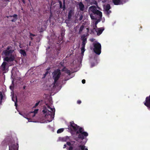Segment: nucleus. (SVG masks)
Here are the masks:
<instances>
[{"label":"nucleus","mask_w":150,"mask_h":150,"mask_svg":"<svg viewBox=\"0 0 150 150\" xmlns=\"http://www.w3.org/2000/svg\"><path fill=\"white\" fill-rule=\"evenodd\" d=\"M70 126H69V127L72 131L76 132L80 127L79 126L75 124L73 121L70 122Z\"/></svg>","instance_id":"obj_8"},{"label":"nucleus","mask_w":150,"mask_h":150,"mask_svg":"<svg viewBox=\"0 0 150 150\" xmlns=\"http://www.w3.org/2000/svg\"><path fill=\"white\" fill-rule=\"evenodd\" d=\"M30 36H33V37H34L35 36V34H32L31 33H30Z\"/></svg>","instance_id":"obj_34"},{"label":"nucleus","mask_w":150,"mask_h":150,"mask_svg":"<svg viewBox=\"0 0 150 150\" xmlns=\"http://www.w3.org/2000/svg\"><path fill=\"white\" fill-rule=\"evenodd\" d=\"M39 102L35 104V105L34 106V108H36L38 105H39Z\"/></svg>","instance_id":"obj_32"},{"label":"nucleus","mask_w":150,"mask_h":150,"mask_svg":"<svg viewBox=\"0 0 150 150\" xmlns=\"http://www.w3.org/2000/svg\"><path fill=\"white\" fill-rule=\"evenodd\" d=\"M112 1L115 5H120L121 0H112Z\"/></svg>","instance_id":"obj_17"},{"label":"nucleus","mask_w":150,"mask_h":150,"mask_svg":"<svg viewBox=\"0 0 150 150\" xmlns=\"http://www.w3.org/2000/svg\"><path fill=\"white\" fill-rule=\"evenodd\" d=\"M90 17H91V19H92V20H96V18L95 17V16H93L92 14H90Z\"/></svg>","instance_id":"obj_26"},{"label":"nucleus","mask_w":150,"mask_h":150,"mask_svg":"<svg viewBox=\"0 0 150 150\" xmlns=\"http://www.w3.org/2000/svg\"><path fill=\"white\" fill-rule=\"evenodd\" d=\"M111 8V7L110 5L109 4H107L105 7V11H108Z\"/></svg>","instance_id":"obj_21"},{"label":"nucleus","mask_w":150,"mask_h":150,"mask_svg":"<svg viewBox=\"0 0 150 150\" xmlns=\"http://www.w3.org/2000/svg\"><path fill=\"white\" fill-rule=\"evenodd\" d=\"M79 6L80 11H83L84 9V6L82 2H80L78 4Z\"/></svg>","instance_id":"obj_14"},{"label":"nucleus","mask_w":150,"mask_h":150,"mask_svg":"<svg viewBox=\"0 0 150 150\" xmlns=\"http://www.w3.org/2000/svg\"><path fill=\"white\" fill-rule=\"evenodd\" d=\"M0 98L1 100H2L3 98V96L1 92H0Z\"/></svg>","instance_id":"obj_28"},{"label":"nucleus","mask_w":150,"mask_h":150,"mask_svg":"<svg viewBox=\"0 0 150 150\" xmlns=\"http://www.w3.org/2000/svg\"><path fill=\"white\" fill-rule=\"evenodd\" d=\"M50 69V68H47V70H49Z\"/></svg>","instance_id":"obj_50"},{"label":"nucleus","mask_w":150,"mask_h":150,"mask_svg":"<svg viewBox=\"0 0 150 150\" xmlns=\"http://www.w3.org/2000/svg\"><path fill=\"white\" fill-rule=\"evenodd\" d=\"M43 22L45 24H47L48 22V20L44 21Z\"/></svg>","instance_id":"obj_38"},{"label":"nucleus","mask_w":150,"mask_h":150,"mask_svg":"<svg viewBox=\"0 0 150 150\" xmlns=\"http://www.w3.org/2000/svg\"><path fill=\"white\" fill-rule=\"evenodd\" d=\"M2 103V100H1V101H0V104L1 103Z\"/></svg>","instance_id":"obj_49"},{"label":"nucleus","mask_w":150,"mask_h":150,"mask_svg":"<svg viewBox=\"0 0 150 150\" xmlns=\"http://www.w3.org/2000/svg\"><path fill=\"white\" fill-rule=\"evenodd\" d=\"M9 17H13L14 18L11 21L12 22H15L18 19V16L16 14H14L13 16H10Z\"/></svg>","instance_id":"obj_16"},{"label":"nucleus","mask_w":150,"mask_h":150,"mask_svg":"<svg viewBox=\"0 0 150 150\" xmlns=\"http://www.w3.org/2000/svg\"><path fill=\"white\" fill-rule=\"evenodd\" d=\"M77 144V142H76V144H75V145H76Z\"/></svg>","instance_id":"obj_53"},{"label":"nucleus","mask_w":150,"mask_h":150,"mask_svg":"<svg viewBox=\"0 0 150 150\" xmlns=\"http://www.w3.org/2000/svg\"><path fill=\"white\" fill-rule=\"evenodd\" d=\"M96 28V26H95V28Z\"/></svg>","instance_id":"obj_52"},{"label":"nucleus","mask_w":150,"mask_h":150,"mask_svg":"<svg viewBox=\"0 0 150 150\" xmlns=\"http://www.w3.org/2000/svg\"><path fill=\"white\" fill-rule=\"evenodd\" d=\"M91 11L94 14H96L99 16L100 18L102 16V13L101 12L96 9L95 6H92L90 7Z\"/></svg>","instance_id":"obj_9"},{"label":"nucleus","mask_w":150,"mask_h":150,"mask_svg":"<svg viewBox=\"0 0 150 150\" xmlns=\"http://www.w3.org/2000/svg\"><path fill=\"white\" fill-rule=\"evenodd\" d=\"M24 3V4H25V0H21Z\"/></svg>","instance_id":"obj_42"},{"label":"nucleus","mask_w":150,"mask_h":150,"mask_svg":"<svg viewBox=\"0 0 150 150\" xmlns=\"http://www.w3.org/2000/svg\"><path fill=\"white\" fill-rule=\"evenodd\" d=\"M49 73V72L48 71H47L45 73V75Z\"/></svg>","instance_id":"obj_40"},{"label":"nucleus","mask_w":150,"mask_h":150,"mask_svg":"<svg viewBox=\"0 0 150 150\" xmlns=\"http://www.w3.org/2000/svg\"><path fill=\"white\" fill-rule=\"evenodd\" d=\"M64 35V33H61V35H62V36H63Z\"/></svg>","instance_id":"obj_44"},{"label":"nucleus","mask_w":150,"mask_h":150,"mask_svg":"<svg viewBox=\"0 0 150 150\" xmlns=\"http://www.w3.org/2000/svg\"><path fill=\"white\" fill-rule=\"evenodd\" d=\"M81 40L82 41L81 44V54L83 55L84 52L85 51V45L87 42L86 35L85 34L82 35L81 37Z\"/></svg>","instance_id":"obj_4"},{"label":"nucleus","mask_w":150,"mask_h":150,"mask_svg":"<svg viewBox=\"0 0 150 150\" xmlns=\"http://www.w3.org/2000/svg\"><path fill=\"white\" fill-rule=\"evenodd\" d=\"M98 23V21H96L95 23V26H96V28H97V25Z\"/></svg>","instance_id":"obj_36"},{"label":"nucleus","mask_w":150,"mask_h":150,"mask_svg":"<svg viewBox=\"0 0 150 150\" xmlns=\"http://www.w3.org/2000/svg\"><path fill=\"white\" fill-rule=\"evenodd\" d=\"M53 78L54 80V84L56 83L60 77L61 75L60 70L59 69H57L54 70L52 73Z\"/></svg>","instance_id":"obj_6"},{"label":"nucleus","mask_w":150,"mask_h":150,"mask_svg":"<svg viewBox=\"0 0 150 150\" xmlns=\"http://www.w3.org/2000/svg\"><path fill=\"white\" fill-rule=\"evenodd\" d=\"M42 112H43L44 113H46L47 112V110L46 111H45V110H43L42 111Z\"/></svg>","instance_id":"obj_39"},{"label":"nucleus","mask_w":150,"mask_h":150,"mask_svg":"<svg viewBox=\"0 0 150 150\" xmlns=\"http://www.w3.org/2000/svg\"><path fill=\"white\" fill-rule=\"evenodd\" d=\"M87 140H86L85 142H82L81 141L80 142L81 145H80L78 146V147L80 148L81 150H88L87 148H86V146L84 145L86 143Z\"/></svg>","instance_id":"obj_11"},{"label":"nucleus","mask_w":150,"mask_h":150,"mask_svg":"<svg viewBox=\"0 0 150 150\" xmlns=\"http://www.w3.org/2000/svg\"><path fill=\"white\" fill-rule=\"evenodd\" d=\"M38 109H35L33 112H30V114H33L32 115V117H33L35 116V114L38 113Z\"/></svg>","instance_id":"obj_18"},{"label":"nucleus","mask_w":150,"mask_h":150,"mask_svg":"<svg viewBox=\"0 0 150 150\" xmlns=\"http://www.w3.org/2000/svg\"><path fill=\"white\" fill-rule=\"evenodd\" d=\"M64 129L63 128H61L58 129L57 131V133H60L64 131Z\"/></svg>","instance_id":"obj_24"},{"label":"nucleus","mask_w":150,"mask_h":150,"mask_svg":"<svg viewBox=\"0 0 150 150\" xmlns=\"http://www.w3.org/2000/svg\"><path fill=\"white\" fill-rule=\"evenodd\" d=\"M91 33H93V30H91Z\"/></svg>","instance_id":"obj_47"},{"label":"nucleus","mask_w":150,"mask_h":150,"mask_svg":"<svg viewBox=\"0 0 150 150\" xmlns=\"http://www.w3.org/2000/svg\"><path fill=\"white\" fill-rule=\"evenodd\" d=\"M76 142L74 141H71V145L73 146L74 144Z\"/></svg>","instance_id":"obj_31"},{"label":"nucleus","mask_w":150,"mask_h":150,"mask_svg":"<svg viewBox=\"0 0 150 150\" xmlns=\"http://www.w3.org/2000/svg\"><path fill=\"white\" fill-rule=\"evenodd\" d=\"M66 73L68 74L69 75H70V71L69 70H67L66 71Z\"/></svg>","instance_id":"obj_30"},{"label":"nucleus","mask_w":150,"mask_h":150,"mask_svg":"<svg viewBox=\"0 0 150 150\" xmlns=\"http://www.w3.org/2000/svg\"><path fill=\"white\" fill-rule=\"evenodd\" d=\"M25 87H26V86H23V88L24 89H25Z\"/></svg>","instance_id":"obj_46"},{"label":"nucleus","mask_w":150,"mask_h":150,"mask_svg":"<svg viewBox=\"0 0 150 150\" xmlns=\"http://www.w3.org/2000/svg\"><path fill=\"white\" fill-rule=\"evenodd\" d=\"M93 45L94 47L93 51L96 54L99 55L101 53V46L100 44L98 42L93 43Z\"/></svg>","instance_id":"obj_5"},{"label":"nucleus","mask_w":150,"mask_h":150,"mask_svg":"<svg viewBox=\"0 0 150 150\" xmlns=\"http://www.w3.org/2000/svg\"><path fill=\"white\" fill-rule=\"evenodd\" d=\"M91 41L93 42V40H91Z\"/></svg>","instance_id":"obj_54"},{"label":"nucleus","mask_w":150,"mask_h":150,"mask_svg":"<svg viewBox=\"0 0 150 150\" xmlns=\"http://www.w3.org/2000/svg\"><path fill=\"white\" fill-rule=\"evenodd\" d=\"M84 28V26L83 25H82L80 28V29L79 30V33L81 34V32L83 29V28Z\"/></svg>","instance_id":"obj_22"},{"label":"nucleus","mask_w":150,"mask_h":150,"mask_svg":"<svg viewBox=\"0 0 150 150\" xmlns=\"http://www.w3.org/2000/svg\"><path fill=\"white\" fill-rule=\"evenodd\" d=\"M15 59V57L13 55L11 57H6L4 59V62L0 67L1 70L3 73H6L8 70L9 66L7 62H11Z\"/></svg>","instance_id":"obj_1"},{"label":"nucleus","mask_w":150,"mask_h":150,"mask_svg":"<svg viewBox=\"0 0 150 150\" xmlns=\"http://www.w3.org/2000/svg\"><path fill=\"white\" fill-rule=\"evenodd\" d=\"M98 30L97 31V30L95 28H93V30H95L97 33L98 35H100L103 32V31L104 30V28H98Z\"/></svg>","instance_id":"obj_12"},{"label":"nucleus","mask_w":150,"mask_h":150,"mask_svg":"<svg viewBox=\"0 0 150 150\" xmlns=\"http://www.w3.org/2000/svg\"><path fill=\"white\" fill-rule=\"evenodd\" d=\"M62 140L63 142H67L70 140L69 137L68 136L64 137L62 138Z\"/></svg>","instance_id":"obj_19"},{"label":"nucleus","mask_w":150,"mask_h":150,"mask_svg":"<svg viewBox=\"0 0 150 150\" xmlns=\"http://www.w3.org/2000/svg\"><path fill=\"white\" fill-rule=\"evenodd\" d=\"M18 143L11 144L9 145V150H18Z\"/></svg>","instance_id":"obj_10"},{"label":"nucleus","mask_w":150,"mask_h":150,"mask_svg":"<svg viewBox=\"0 0 150 150\" xmlns=\"http://www.w3.org/2000/svg\"><path fill=\"white\" fill-rule=\"evenodd\" d=\"M59 8H62V2L60 1H59Z\"/></svg>","instance_id":"obj_27"},{"label":"nucleus","mask_w":150,"mask_h":150,"mask_svg":"<svg viewBox=\"0 0 150 150\" xmlns=\"http://www.w3.org/2000/svg\"><path fill=\"white\" fill-rule=\"evenodd\" d=\"M15 105L16 106V105H17V103H16V102H15Z\"/></svg>","instance_id":"obj_45"},{"label":"nucleus","mask_w":150,"mask_h":150,"mask_svg":"<svg viewBox=\"0 0 150 150\" xmlns=\"http://www.w3.org/2000/svg\"><path fill=\"white\" fill-rule=\"evenodd\" d=\"M82 82L83 84H84L86 82V80L85 79H83L82 81Z\"/></svg>","instance_id":"obj_37"},{"label":"nucleus","mask_w":150,"mask_h":150,"mask_svg":"<svg viewBox=\"0 0 150 150\" xmlns=\"http://www.w3.org/2000/svg\"><path fill=\"white\" fill-rule=\"evenodd\" d=\"M48 108L50 109V110H48V112L45 115V117L47 119H48L49 117H50V119L47 120V121H48V122H51L54 118L55 115V109L54 108H51L49 106H48Z\"/></svg>","instance_id":"obj_3"},{"label":"nucleus","mask_w":150,"mask_h":150,"mask_svg":"<svg viewBox=\"0 0 150 150\" xmlns=\"http://www.w3.org/2000/svg\"><path fill=\"white\" fill-rule=\"evenodd\" d=\"M76 134L78 136V138L81 140L86 139V137L88 136V134L86 132L84 131L83 128L81 127L76 132Z\"/></svg>","instance_id":"obj_2"},{"label":"nucleus","mask_w":150,"mask_h":150,"mask_svg":"<svg viewBox=\"0 0 150 150\" xmlns=\"http://www.w3.org/2000/svg\"><path fill=\"white\" fill-rule=\"evenodd\" d=\"M106 11L107 14L108 15H109L110 13L111 12V11L109 10L108 11Z\"/></svg>","instance_id":"obj_33"},{"label":"nucleus","mask_w":150,"mask_h":150,"mask_svg":"<svg viewBox=\"0 0 150 150\" xmlns=\"http://www.w3.org/2000/svg\"><path fill=\"white\" fill-rule=\"evenodd\" d=\"M12 48V47L11 46H8L6 50L3 51L2 53L5 55L6 57H8L9 56H10L9 57H11V55H13L15 57L14 55L12 54L13 52V50L11 49Z\"/></svg>","instance_id":"obj_7"},{"label":"nucleus","mask_w":150,"mask_h":150,"mask_svg":"<svg viewBox=\"0 0 150 150\" xmlns=\"http://www.w3.org/2000/svg\"><path fill=\"white\" fill-rule=\"evenodd\" d=\"M30 39H31V40H33V38L32 37H31L30 36Z\"/></svg>","instance_id":"obj_43"},{"label":"nucleus","mask_w":150,"mask_h":150,"mask_svg":"<svg viewBox=\"0 0 150 150\" xmlns=\"http://www.w3.org/2000/svg\"><path fill=\"white\" fill-rule=\"evenodd\" d=\"M63 6L62 7V9L63 11H64L65 10L66 6H65V0H63Z\"/></svg>","instance_id":"obj_23"},{"label":"nucleus","mask_w":150,"mask_h":150,"mask_svg":"<svg viewBox=\"0 0 150 150\" xmlns=\"http://www.w3.org/2000/svg\"><path fill=\"white\" fill-rule=\"evenodd\" d=\"M81 101L80 100H78L77 101V103L79 104H81Z\"/></svg>","instance_id":"obj_35"},{"label":"nucleus","mask_w":150,"mask_h":150,"mask_svg":"<svg viewBox=\"0 0 150 150\" xmlns=\"http://www.w3.org/2000/svg\"><path fill=\"white\" fill-rule=\"evenodd\" d=\"M128 0H121L120 4H123L128 1Z\"/></svg>","instance_id":"obj_25"},{"label":"nucleus","mask_w":150,"mask_h":150,"mask_svg":"<svg viewBox=\"0 0 150 150\" xmlns=\"http://www.w3.org/2000/svg\"><path fill=\"white\" fill-rule=\"evenodd\" d=\"M97 4V2H96V1H95V4Z\"/></svg>","instance_id":"obj_48"},{"label":"nucleus","mask_w":150,"mask_h":150,"mask_svg":"<svg viewBox=\"0 0 150 150\" xmlns=\"http://www.w3.org/2000/svg\"><path fill=\"white\" fill-rule=\"evenodd\" d=\"M74 13V11L72 9L70 10L68 13V21H70L72 15Z\"/></svg>","instance_id":"obj_15"},{"label":"nucleus","mask_w":150,"mask_h":150,"mask_svg":"<svg viewBox=\"0 0 150 150\" xmlns=\"http://www.w3.org/2000/svg\"><path fill=\"white\" fill-rule=\"evenodd\" d=\"M20 53L21 54H22L24 56H25L26 55V54L25 51L23 50H20Z\"/></svg>","instance_id":"obj_20"},{"label":"nucleus","mask_w":150,"mask_h":150,"mask_svg":"<svg viewBox=\"0 0 150 150\" xmlns=\"http://www.w3.org/2000/svg\"><path fill=\"white\" fill-rule=\"evenodd\" d=\"M66 146H67L66 144H65L64 145L63 148H65L66 147Z\"/></svg>","instance_id":"obj_41"},{"label":"nucleus","mask_w":150,"mask_h":150,"mask_svg":"<svg viewBox=\"0 0 150 150\" xmlns=\"http://www.w3.org/2000/svg\"><path fill=\"white\" fill-rule=\"evenodd\" d=\"M7 17L8 18L9 17L7 16Z\"/></svg>","instance_id":"obj_55"},{"label":"nucleus","mask_w":150,"mask_h":150,"mask_svg":"<svg viewBox=\"0 0 150 150\" xmlns=\"http://www.w3.org/2000/svg\"><path fill=\"white\" fill-rule=\"evenodd\" d=\"M83 18V16L82 14H81L80 15V18H79V20L80 21H81V20Z\"/></svg>","instance_id":"obj_29"},{"label":"nucleus","mask_w":150,"mask_h":150,"mask_svg":"<svg viewBox=\"0 0 150 150\" xmlns=\"http://www.w3.org/2000/svg\"><path fill=\"white\" fill-rule=\"evenodd\" d=\"M30 44H31V42H30V43H29V45H30Z\"/></svg>","instance_id":"obj_51"},{"label":"nucleus","mask_w":150,"mask_h":150,"mask_svg":"<svg viewBox=\"0 0 150 150\" xmlns=\"http://www.w3.org/2000/svg\"><path fill=\"white\" fill-rule=\"evenodd\" d=\"M67 145L70 146L69 148L67 149L68 150H80V149L77 148H76L74 149L73 150V147L72 146L71 144L69 142H67Z\"/></svg>","instance_id":"obj_13"}]
</instances>
